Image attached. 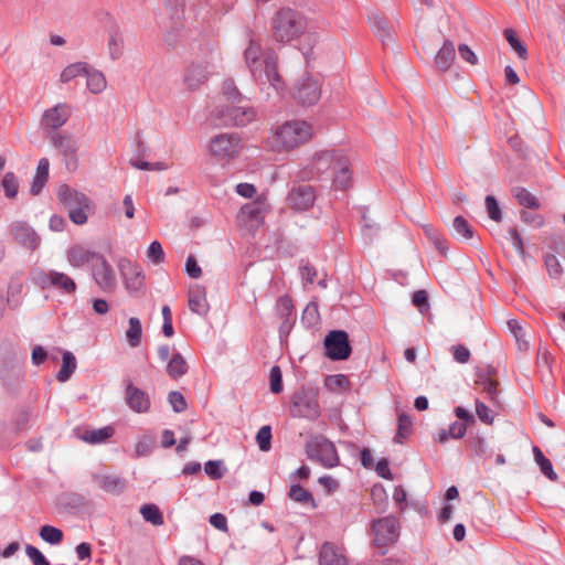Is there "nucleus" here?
Here are the masks:
<instances>
[{
  "label": "nucleus",
  "instance_id": "obj_1",
  "mask_svg": "<svg viewBox=\"0 0 565 565\" xmlns=\"http://www.w3.org/2000/svg\"><path fill=\"white\" fill-rule=\"evenodd\" d=\"M270 26L277 42L290 43L307 31L308 22L301 12L291 8H281L273 15Z\"/></svg>",
  "mask_w": 565,
  "mask_h": 565
},
{
  "label": "nucleus",
  "instance_id": "obj_2",
  "mask_svg": "<svg viewBox=\"0 0 565 565\" xmlns=\"http://www.w3.org/2000/svg\"><path fill=\"white\" fill-rule=\"evenodd\" d=\"M260 45L256 41L250 40L248 47L244 52V57L246 65L252 73V76L255 79H258L262 78V75L264 73L269 84L275 89H280L282 87V81L277 70L276 54L268 53L263 57V60H260Z\"/></svg>",
  "mask_w": 565,
  "mask_h": 565
},
{
  "label": "nucleus",
  "instance_id": "obj_3",
  "mask_svg": "<svg viewBox=\"0 0 565 565\" xmlns=\"http://www.w3.org/2000/svg\"><path fill=\"white\" fill-rule=\"evenodd\" d=\"M312 137V127L303 120L286 121L275 131V147L281 150H291Z\"/></svg>",
  "mask_w": 565,
  "mask_h": 565
},
{
  "label": "nucleus",
  "instance_id": "obj_4",
  "mask_svg": "<svg viewBox=\"0 0 565 565\" xmlns=\"http://www.w3.org/2000/svg\"><path fill=\"white\" fill-rule=\"evenodd\" d=\"M305 448L308 459L324 468H334L340 462L334 444L322 435L308 439Z\"/></svg>",
  "mask_w": 565,
  "mask_h": 565
},
{
  "label": "nucleus",
  "instance_id": "obj_5",
  "mask_svg": "<svg viewBox=\"0 0 565 565\" xmlns=\"http://www.w3.org/2000/svg\"><path fill=\"white\" fill-rule=\"evenodd\" d=\"M290 413L294 417L316 419L320 415L319 403L312 390L300 388L291 398Z\"/></svg>",
  "mask_w": 565,
  "mask_h": 565
},
{
  "label": "nucleus",
  "instance_id": "obj_6",
  "mask_svg": "<svg viewBox=\"0 0 565 565\" xmlns=\"http://www.w3.org/2000/svg\"><path fill=\"white\" fill-rule=\"evenodd\" d=\"M373 544L376 547H386L394 544L399 536V522L393 515L374 520L371 525Z\"/></svg>",
  "mask_w": 565,
  "mask_h": 565
},
{
  "label": "nucleus",
  "instance_id": "obj_7",
  "mask_svg": "<svg viewBox=\"0 0 565 565\" xmlns=\"http://www.w3.org/2000/svg\"><path fill=\"white\" fill-rule=\"evenodd\" d=\"M210 152L218 160H232L242 150V139L237 134H220L210 141Z\"/></svg>",
  "mask_w": 565,
  "mask_h": 565
},
{
  "label": "nucleus",
  "instance_id": "obj_8",
  "mask_svg": "<svg viewBox=\"0 0 565 565\" xmlns=\"http://www.w3.org/2000/svg\"><path fill=\"white\" fill-rule=\"evenodd\" d=\"M34 282L42 289L54 288L66 295L74 294L77 288L75 281L68 275L56 270L36 271Z\"/></svg>",
  "mask_w": 565,
  "mask_h": 565
},
{
  "label": "nucleus",
  "instance_id": "obj_9",
  "mask_svg": "<svg viewBox=\"0 0 565 565\" xmlns=\"http://www.w3.org/2000/svg\"><path fill=\"white\" fill-rule=\"evenodd\" d=\"M324 354L332 361H343L349 359L352 348L349 335L343 330L330 331L323 341Z\"/></svg>",
  "mask_w": 565,
  "mask_h": 565
},
{
  "label": "nucleus",
  "instance_id": "obj_10",
  "mask_svg": "<svg viewBox=\"0 0 565 565\" xmlns=\"http://www.w3.org/2000/svg\"><path fill=\"white\" fill-rule=\"evenodd\" d=\"M71 116L72 106L67 103H58L44 110L40 119V127L47 134L58 132L57 130L68 121Z\"/></svg>",
  "mask_w": 565,
  "mask_h": 565
},
{
  "label": "nucleus",
  "instance_id": "obj_11",
  "mask_svg": "<svg viewBox=\"0 0 565 565\" xmlns=\"http://www.w3.org/2000/svg\"><path fill=\"white\" fill-rule=\"evenodd\" d=\"M220 117L223 119L224 125L244 127L256 118V110L249 106L248 100L232 104L225 109L218 110Z\"/></svg>",
  "mask_w": 565,
  "mask_h": 565
},
{
  "label": "nucleus",
  "instance_id": "obj_12",
  "mask_svg": "<svg viewBox=\"0 0 565 565\" xmlns=\"http://www.w3.org/2000/svg\"><path fill=\"white\" fill-rule=\"evenodd\" d=\"M118 269L124 280L125 288L130 295H136L145 287V275L139 265L128 258L118 260Z\"/></svg>",
  "mask_w": 565,
  "mask_h": 565
},
{
  "label": "nucleus",
  "instance_id": "obj_13",
  "mask_svg": "<svg viewBox=\"0 0 565 565\" xmlns=\"http://www.w3.org/2000/svg\"><path fill=\"white\" fill-rule=\"evenodd\" d=\"M92 275L96 285L105 292H113L117 286V279L113 266L100 255L92 264Z\"/></svg>",
  "mask_w": 565,
  "mask_h": 565
},
{
  "label": "nucleus",
  "instance_id": "obj_14",
  "mask_svg": "<svg viewBox=\"0 0 565 565\" xmlns=\"http://www.w3.org/2000/svg\"><path fill=\"white\" fill-rule=\"evenodd\" d=\"M53 146L60 151L65 158V164L67 170L73 171L76 169V152L77 145L71 135L62 132H50L47 134Z\"/></svg>",
  "mask_w": 565,
  "mask_h": 565
},
{
  "label": "nucleus",
  "instance_id": "obj_15",
  "mask_svg": "<svg viewBox=\"0 0 565 565\" xmlns=\"http://www.w3.org/2000/svg\"><path fill=\"white\" fill-rule=\"evenodd\" d=\"M124 383L127 406L135 413L142 414L149 412L151 406L149 394L137 387L130 379H126Z\"/></svg>",
  "mask_w": 565,
  "mask_h": 565
},
{
  "label": "nucleus",
  "instance_id": "obj_16",
  "mask_svg": "<svg viewBox=\"0 0 565 565\" xmlns=\"http://www.w3.org/2000/svg\"><path fill=\"white\" fill-rule=\"evenodd\" d=\"M315 201V189L308 184L294 186L287 195V203L289 207L296 211L309 210L313 205Z\"/></svg>",
  "mask_w": 565,
  "mask_h": 565
},
{
  "label": "nucleus",
  "instance_id": "obj_17",
  "mask_svg": "<svg viewBox=\"0 0 565 565\" xmlns=\"http://www.w3.org/2000/svg\"><path fill=\"white\" fill-rule=\"evenodd\" d=\"M209 62H193L183 73V83L190 90L200 88L209 78L210 72Z\"/></svg>",
  "mask_w": 565,
  "mask_h": 565
},
{
  "label": "nucleus",
  "instance_id": "obj_18",
  "mask_svg": "<svg viewBox=\"0 0 565 565\" xmlns=\"http://www.w3.org/2000/svg\"><path fill=\"white\" fill-rule=\"evenodd\" d=\"M10 234L21 246L34 250L39 247L40 237L36 232L24 222H13L10 224Z\"/></svg>",
  "mask_w": 565,
  "mask_h": 565
},
{
  "label": "nucleus",
  "instance_id": "obj_19",
  "mask_svg": "<svg viewBox=\"0 0 565 565\" xmlns=\"http://www.w3.org/2000/svg\"><path fill=\"white\" fill-rule=\"evenodd\" d=\"M295 89V99L303 106H310L316 104L321 95L318 83L310 77H307L303 81L299 82L296 85Z\"/></svg>",
  "mask_w": 565,
  "mask_h": 565
},
{
  "label": "nucleus",
  "instance_id": "obj_20",
  "mask_svg": "<svg viewBox=\"0 0 565 565\" xmlns=\"http://www.w3.org/2000/svg\"><path fill=\"white\" fill-rule=\"evenodd\" d=\"M345 154L338 150H323L319 151L313 156L312 168L317 174H322L329 170H335L340 158H344Z\"/></svg>",
  "mask_w": 565,
  "mask_h": 565
},
{
  "label": "nucleus",
  "instance_id": "obj_21",
  "mask_svg": "<svg viewBox=\"0 0 565 565\" xmlns=\"http://www.w3.org/2000/svg\"><path fill=\"white\" fill-rule=\"evenodd\" d=\"M93 481L97 487L107 493L119 495L126 489V480L116 475H93Z\"/></svg>",
  "mask_w": 565,
  "mask_h": 565
},
{
  "label": "nucleus",
  "instance_id": "obj_22",
  "mask_svg": "<svg viewBox=\"0 0 565 565\" xmlns=\"http://www.w3.org/2000/svg\"><path fill=\"white\" fill-rule=\"evenodd\" d=\"M369 21L374 34L380 39L383 45H387L393 41L392 26L383 13H371Z\"/></svg>",
  "mask_w": 565,
  "mask_h": 565
},
{
  "label": "nucleus",
  "instance_id": "obj_23",
  "mask_svg": "<svg viewBox=\"0 0 565 565\" xmlns=\"http://www.w3.org/2000/svg\"><path fill=\"white\" fill-rule=\"evenodd\" d=\"M495 373V369L490 365L484 369H477L476 371V384L488 394L491 401H495L498 395V382L492 379Z\"/></svg>",
  "mask_w": 565,
  "mask_h": 565
},
{
  "label": "nucleus",
  "instance_id": "obj_24",
  "mask_svg": "<svg viewBox=\"0 0 565 565\" xmlns=\"http://www.w3.org/2000/svg\"><path fill=\"white\" fill-rule=\"evenodd\" d=\"M57 198L65 207L73 209L77 206H89V199L67 184L60 185L57 190Z\"/></svg>",
  "mask_w": 565,
  "mask_h": 565
},
{
  "label": "nucleus",
  "instance_id": "obj_25",
  "mask_svg": "<svg viewBox=\"0 0 565 565\" xmlns=\"http://www.w3.org/2000/svg\"><path fill=\"white\" fill-rule=\"evenodd\" d=\"M320 565H347V558L341 547L332 542H324L319 552Z\"/></svg>",
  "mask_w": 565,
  "mask_h": 565
},
{
  "label": "nucleus",
  "instance_id": "obj_26",
  "mask_svg": "<svg viewBox=\"0 0 565 565\" xmlns=\"http://www.w3.org/2000/svg\"><path fill=\"white\" fill-rule=\"evenodd\" d=\"M189 309L199 316H205L209 312V302L206 300V290L201 285H194L189 290Z\"/></svg>",
  "mask_w": 565,
  "mask_h": 565
},
{
  "label": "nucleus",
  "instance_id": "obj_27",
  "mask_svg": "<svg viewBox=\"0 0 565 565\" xmlns=\"http://www.w3.org/2000/svg\"><path fill=\"white\" fill-rule=\"evenodd\" d=\"M100 255V253L89 250L82 245H75L67 250V260L73 267H82L95 263Z\"/></svg>",
  "mask_w": 565,
  "mask_h": 565
},
{
  "label": "nucleus",
  "instance_id": "obj_28",
  "mask_svg": "<svg viewBox=\"0 0 565 565\" xmlns=\"http://www.w3.org/2000/svg\"><path fill=\"white\" fill-rule=\"evenodd\" d=\"M455 57V45L450 40H446L443 46L436 53L434 64L439 71L446 72L450 68Z\"/></svg>",
  "mask_w": 565,
  "mask_h": 565
},
{
  "label": "nucleus",
  "instance_id": "obj_29",
  "mask_svg": "<svg viewBox=\"0 0 565 565\" xmlns=\"http://www.w3.org/2000/svg\"><path fill=\"white\" fill-rule=\"evenodd\" d=\"M335 173L333 179V186L337 190H347L352 184V174L349 169V159L345 156L344 158H340L338 161V167L333 170Z\"/></svg>",
  "mask_w": 565,
  "mask_h": 565
},
{
  "label": "nucleus",
  "instance_id": "obj_30",
  "mask_svg": "<svg viewBox=\"0 0 565 565\" xmlns=\"http://www.w3.org/2000/svg\"><path fill=\"white\" fill-rule=\"evenodd\" d=\"M50 161L47 158L40 159L35 175L31 182L30 192L32 195H39L49 179Z\"/></svg>",
  "mask_w": 565,
  "mask_h": 565
},
{
  "label": "nucleus",
  "instance_id": "obj_31",
  "mask_svg": "<svg viewBox=\"0 0 565 565\" xmlns=\"http://www.w3.org/2000/svg\"><path fill=\"white\" fill-rule=\"evenodd\" d=\"M87 79V89L93 94H99L106 88V78L104 74L97 70L92 68L89 65L85 73Z\"/></svg>",
  "mask_w": 565,
  "mask_h": 565
},
{
  "label": "nucleus",
  "instance_id": "obj_32",
  "mask_svg": "<svg viewBox=\"0 0 565 565\" xmlns=\"http://www.w3.org/2000/svg\"><path fill=\"white\" fill-rule=\"evenodd\" d=\"M189 370L188 363L184 358L179 353L172 354L167 365V373L173 380H178L186 374Z\"/></svg>",
  "mask_w": 565,
  "mask_h": 565
},
{
  "label": "nucleus",
  "instance_id": "obj_33",
  "mask_svg": "<svg viewBox=\"0 0 565 565\" xmlns=\"http://www.w3.org/2000/svg\"><path fill=\"white\" fill-rule=\"evenodd\" d=\"M76 359L70 351H65L62 356V366L57 373V381L66 382L71 379L72 374L76 370Z\"/></svg>",
  "mask_w": 565,
  "mask_h": 565
},
{
  "label": "nucleus",
  "instance_id": "obj_34",
  "mask_svg": "<svg viewBox=\"0 0 565 565\" xmlns=\"http://www.w3.org/2000/svg\"><path fill=\"white\" fill-rule=\"evenodd\" d=\"M142 327L139 318L131 317L128 320V329L126 330V339L131 348H137L141 342Z\"/></svg>",
  "mask_w": 565,
  "mask_h": 565
},
{
  "label": "nucleus",
  "instance_id": "obj_35",
  "mask_svg": "<svg viewBox=\"0 0 565 565\" xmlns=\"http://www.w3.org/2000/svg\"><path fill=\"white\" fill-rule=\"evenodd\" d=\"M113 434L114 428L105 426L99 429L85 430L81 438L88 444H100L110 438Z\"/></svg>",
  "mask_w": 565,
  "mask_h": 565
},
{
  "label": "nucleus",
  "instance_id": "obj_36",
  "mask_svg": "<svg viewBox=\"0 0 565 565\" xmlns=\"http://www.w3.org/2000/svg\"><path fill=\"white\" fill-rule=\"evenodd\" d=\"M467 444H468V447L471 448L473 454L478 457L488 459L493 456V450L491 448H489L484 438L479 435L469 437V439L467 440Z\"/></svg>",
  "mask_w": 565,
  "mask_h": 565
},
{
  "label": "nucleus",
  "instance_id": "obj_37",
  "mask_svg": "<svg viewBox=\"0 0 565 565\" xmlns=\"http://www.w3.org/2000/svg\"><path fill=\"white\" fill-rule=\"evenodd\" d=\"M533 454L536 463L540 466L541 472L551 481H556L557 475L553 470L551 460L543 455L542 450L537 446L533 447Z\"/></svg>",
  "mask_w": 565,
  "mask_h": 565
},
{
  "label": "nucleus",
  "instance_id": "obj_38",
  "mask_svg": "<svg viewBox=\"0 0 565 565\" xmlns=\"http://www.w3.org/2000/svg\"><path fill=\"white\" fill-rule=\"evenodd\" d=\"M276 312L280 320H296V316L294 312V302L288 295H284L277 299Z\"/></svg>",
  "mask_w": 565,
  "mask_h": 565
},
{
  "label": "nucleus",
  "instance_id": "obj_39",
  "mask_svg": "<svg viewBox=\"0 0 565 565\" xmlns=\"http://www.w3.org/2000/svg\"><path fill=\"white\" fill-rule=\"evenodd\" d=\"M88 64L85 62H76L67 65L61 73L60 81L62 83H68L78 76H85Z\"/></svg>",
  "mask_w": 565,
  "mask_h": 565
},
{
  "label": "nucleus",
  "instance_id": "obj_40",
  "mask_svg": "<svg viewBox=\"0 0 565 565\" xmlns=\"http://www.w3.org/2000/svg\"><path fill=\"white\" fill-rule=\"evenodd\" d=\"M513 195L519 202L520 205L526 207V209H540V202L539 200L525 188L518 186L513 190Z\"/></svg>",
  "mask_w": 565,
  "mask_h": 565
},
{
  "label": "nucleus",
  "instance_id": "obj_41",
  "mask_svg": "<svg viewBox=\"0 0 565 565\" xmlns=\"http://www.w3.org/2000/svg\"><path fill=\"white\" fill-rule=\"evenodd\" d=\"M413 419L409 415L403 413L397 418V433L394 443L402 444L412 433Z\"/></svg>",
  "mask_w": 565,
  "mask_h": 565
},
{
  "label": "nucleus",
  "instance_id": "obj_42",
  "mask_svg": "<svg viewBox=\"0 0 565 565\" xmlns=\"http://www.w3.org/2000/svg\"><path fill=\"white\" fill-rule=\"evenodd\" d=\"M1 186L4 191L6 198L12 200L15 199L19 193V181L17 175L12 171L4 173L1 180Z\"/></svg>",
  "mask_w": 565,
  "mask_h": 565
},
{
  "label": "nucleus",
  "instance_id": "obj_43",
  "mask_svg": "<svg viewBox=\"0 0 565 565\" xmlns=\"http://www.w3.org/2000/svg\"><path fill=\"white\" fill-rule=\"evenodd\" d=\"M507 323L509 330L515 338L518 349L524 352L527 351L530 345L529 342L525 340V331L523 327L520 324V322L515 319H511Z\"/></svg>",
  "mask_w": 565,
  "mask_h": 565
},
{
  "label": "nucleus",
  "instance_id": "obj_44",
  "mask_svg": "<svg viewBox=\"0 0 565 565\" xmlns=\"http://www.w3.org/2000/svg\"><path fill=\"white\" fill-rule=\"evenodd\" d=\"M40 537L51 545H58L63 542L64 534L62 530L53 525H43L39 532Z\"/></svg>",
  "mask_w": 565,
  "mask_h": 565
},
{
  "label": "nucleus",
  "instance_id": "obj_45",
  "mask_svg": "<svg viewBox=\"0 0 565 565\" xmlns=\"http://www.w3.org/2000/svg\"><path fill=\"white\" fill-rule=\"evenodd\" d=\"M124 40L118 29H114L109 33L108 50L111 60H117L122 55Z\"/></svg>",
  "mask_w": 565,
  "mask_h": 565
},
{
  "label": "nucleus",
  "instance_id": "obj_46",
  "mask_svg": "<svg viewBox=\"0 0 565 565\" xmlns=\"http://www.w3.org/2000/svg\"><path fill=\"white\" fill-rule=\"evenodd\" d=\"M142 518L153 525H162L164 520L160 509L152 503L143 504L140 509Z\"/></svg>",
  "mask_w": 565,
  "mask_h": 565
},
{
  "label": "nucleus",
  "instance_id": "obj_47",
  "mask_svg": "<svg viewBox=\"0 0 565 565\" xmlns=\"http://www.w3.org/2000/svg\"><path fill=\"white\" fill-rule=\"evenodd\" d=\"M222 92L231 105L246 102V98L239 93L232 78L224 81L222 85Z\"/></svg>",
  "mask_w": 565,
  "mask_h": 565
},
{
  "label": "nucleus",
  "instance_id": "obj_48",
  "mask_svg": "<svg viewBox=\"0 0 565 565\" xmlns=\"http://www.w3.org/2000/svg\"><path fill=\"white\" fill-rule=\"evenodd\" d=\"M289 498L301 504H311L315 507V499L310 491L299 484H292L289 490Z\"/></svg>",
  "mask_w": 565,
  "mask_h": 565
},
{
  "label": "nucleus",
  "instance_id": "obj_49",
  "mask_svg": "<svg viewBox=\"0 0 565 565\" xmlns=\"http://www.w3.org/2000/svg\"><path fill=\"white\" fill-rule=\"evenodd\" d=\"M503 34L511 47L516 52L518 56L521 60H525L527 57L526 46L519 40L515 31L512 29H505Z\"/></svg>",
  "mask_w": 565,
  "mask_h": 565
},
{
  "label": "nucleus",
  "instance_id": "obj_50",
  "mask_svg": "<svg viewBox=\"0 0 565 565\" xmlns=\"http://www.w3.org/2000/svg\"><path fill=\"white\" fill-rule=\"evenodd\" d=\"M1 380L8 387L15 386L21 381V370L15 366H4L0 371Z\"/></svg>",
  "mask_w": 565,
  "mask_h": 565
},
{
  "label": "nucleus",
  "instance_id": "obj_51",
  "mask_svg": "<svg viewBox=\"0 0 565 565\" xmlns=\"http://www.w3.org/2000/svg\"><path fill=\"white\" fill-rule=\"evenodd\" d=\"M544 264L551 278L558 279L563 275V267L555 255L546 254Z\"/></svg>",
  "mask_w": 565,
  "mask_h": 565
},
{
  "label": "nucleus",
  "instance_id": "obj_52",
  "mask_svg": "<svg viewBox=\"0 0 565 565\" xmlns=\"http://www.w3.org/2000/svg\"><path fill=\"white\" fill-rule=\"evenodd\" d=\"M456 233L466 239L473 237V228L463 216H456L452 222Z\"/></svg>",
  "mask_w": 565,
  "mask_h": 565
},
{
  "label": "nucleus",
  "instance_id": "obj_53",
  "mask_svg": "<svg viewBox=\"0 0 565 565\" xmlns=\"http://www.w3.org/2000/svg\"><path fill=\"white\" fill-rule=\"evenodd\" d=\"M324 384L330 391H341L348 388L350 382L344 374H334L327 376Z\"/></svg>",
  "mask_w": 565,
  "mask_h": 565
},
{
  "label": "nucleus",
  "instance_id": "obj_54",
  "mask_svg": "<svg viewBox=\"0 0 565 565\" xmlns=\"http://www.w3.org/2000/svg\"><path fill=\"white\" fill-rule=\"evenodd\" d=\"M363 227L362 235L366 243H372L374 236L377 234L380 226L372 221L366 213L362 214Z\"/></svg>",
  "mask_w": 565,
  "mask_h": 565
},
{
  "label": "nucleus",
  "instance_id": "obj_55",
  "mask_svg": "<svg viewBox=\"0 0 565 565\" xmlns=\"http://www.w3.org/2000/svg\"><path fill=\"white\" fill-rule=\"evenodd\" d=\"M256 441L262 451H269L271 448V428L266 425L259 428L256 435Z\"/></svg>",
  "mask_w": 565,
  "mask_h": 565
},
{
  "label": "nucleus",
  "instance_id": "obj_56",
  "mask_svg": "<svg viewBox=\"0 0 565 565\" xmlns=\"http://www.w3.org/2000/svg\"><path fill=\"white\" fill-rule=\"evenodd\" d=\"M269 384H270V391L274 394H279L282 392V390H284L282 374H281V370L278 365H274L270 369Z\"/></svg>",
  "mask_w": 565,
  "mask_h": 565
},
{
  "label": "nucleus",
  "instance_id": "obj_57",
  "mask_svg": "<svg viewBox=\"0 0 565 565\" xmlns=\"http://www.w3.org/2000/svg\"><path fill=\"white\" fill-rule=\"evenodd\" d=\"M476 413L479 419L487 425H491L494 420L493 411L479 399H476Z\"/></svg>",
  "mask_w": 565,
  "mask_h": 565
},
{
  "label": "nucleus",
  "instance_id": "obj_58",
  "mask_svg": "<svg viewBox=\"0 0 565 565\" xmlns=\"http://www.w3.org/2000/svg\"><path fill=\"white\" fill-rule=\"evenodd\" d=\"M204 470L212 480H220L224 476L222 461L220 460H209L204 466Z\"/></svg>",
  "mask_w": 565,
  "mask_h": 565
},
{
  "label": "nucleus",
  "instance_id": "obj_59",
  "mask_svg": "<svg viewBox=\"0 0 565 565\" xmlns=\"http://www.w3.org/2000/svg\"><path fill=\"white\" fill-rule=\"evenodd\" d=\"M147 256L154 264L163 263L164 252L161 244L158 241H153L149 245Z\"/></svg>",
  "mask_w": 565,
  "mask_h": 565
},
{
  "label": "nucleus",
  "instance_id": "obj_60",
  "mask_svg": "<svg viewBox=\"0 0 565 565\" xmlns=\"http://www.w3.org/2000/svg\"><path fill=\"white\" fill-rule=\"evenodd\" d=\"M25 554L33 565H50V562L46 559L43 553L33 545H26Z\"/></svg>",
  "mask_w": 565,
  "mask_h": 565
},
{
  "label": "nucleus",
  "instance_id": "obj_61",
  "mask_svg": "<svg viewBox=\"0 0 565 565\" xmlns=\"http://www.w3.org/2000/svg\"><path fill=\"white\" fill-rule=\"evenodd\" d=\"M319 320V310L318 305L315 302H309L302 311V321L307 322L309 326H313Z\"/></svg>",
  "mask_w": 565,
  "mask_h": 565
},
{
  "label": "nucleus",
  "instance_id": "obj_62",
  "mask_svg": "<svg viewBox=\"0 0 565 565\" xmlns=\"http://www.w3.org/2000/svg\"><path fill=\"white\" fill-rule=\"evenodd\" d=\"M241 215L248 221H258L262 217V209L256 203L245 204L241 207Z\"/></svg>",
  "mask_w": 565,
  "mask_h": 565
},
{
  "label": "nucleus",
  "instance_id": "obj_63",
  "mask_svg": "<svg viewBox=\"0 0 565 565\" xmlns=\"http://www.w3.org/2000/svg\"><path fill=\"white\" fill-rule=\"evenodd\" d=\"M168 401L169 403L171 404L173 411L175 413H182L185 411L186 408V402H185V398L184 396L178 392V391H172L169 393L168 395Z\"/></svg>",
  "mask_w": 565,
  "mask_h": 565
},
{
  "label": "nucleus",
  "instance_id": "obj_64",
  "mask_svg": "<svg viewBox=\"0 0 565 565\" xmlns=\"http://www.w3.org/2000/svg\"><path fill=\"white\" fill-rule=\"evenodd\" d=\"M486 206L488 211V215L492 221L500 222L502 218V213L499 207V204L494 196L488 195L486 196Z\"/></svg>",
  "mask_w": 565,
  "mask_h": 565
}]
</instances>
